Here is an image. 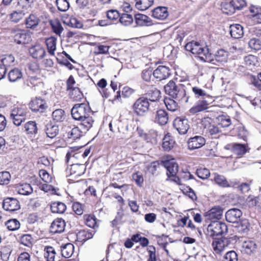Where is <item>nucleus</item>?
<instances>
[{"label": "nucleus", "mask_w": 261, "mask_h": 261, "mask_svg": "<svg viewBox=\"0 0 261 261\" xmlns=\"http://www.w3.org/2000/svg\"><path fill=\"white\" fill-rule=\"evenodd\" d=\"M164 103L167 109L170 111H175L177 109L178 105L177 101L171 98H166Z\"/></svg>", "instance_id": "nucleus-52"}, {"label": "nucleus", "mask_w": 261, "mask_h": 261, "mask_svg": "<svg viewBox=\"0 0 261 261\" xmlns=\"http://www.w3.org/2000/svg\"><path fill=\"white\" fill-rule=\"evenodd\" d=\"M74 246L71 243H67L61 247V252L65 258L70 257L73 254Z\"/></svg>", "instance_id": "nucleus-33"}, {"label": "nucleus", "mask_w": 261, "mask_h": 261, "mask_svg": "<svg viewBox=\"0 0 261 261\" xmlns=\"http://www.w3.org/2000/svg\"><path fill=\"white\" fill-rule=\"evenodd\" d=\"M44 255L47 261H55L56 255L55 249L51 246H46L44 248Z\"/></svg>", "instance_id": "nucleus-36"}, {"label": "nucleus", "mask_w": 261, "mask_h": 261, "mask_svg": "<svg viewBox=\"0 0 261 261\" xmlns=\"http://www.w3.org/2000/svg\"><path fill=\"white\" fill-rule=\"evenodd\" d=\"M237 225L236 226V230L241 233L243 234L246 233L249 230V223L246 219L242 220L239 222H236Z\"/></svg>", "instance_id": "nucleus-32"}, {"label": "nucleus", "mask_w": 261, "mask_h": 261, "mask_svg": "<svg viewBox=\"0 0 261 261\" xmlns=\"http://www.w3.org/2000/svg\"><path fill=\"white\" fill-rule=\"evenodd\" d=\"M29 53L34 59L37 60L42 59L46 55L45 48L39 44L33 45L30 47Z\"/></svg>", "instance_id": "nucleus-16"}, {"label": "nucleus", "mask_w": 261, "mask_h": 261, "mask_svg": "<svg viewBox=\"0 0 261 261\" xmlns=\"http://www.w3.org/2000/svg\"><path fill=\"white\" fill-rule=\"evenodd\" d=\"M166 94L171 96L178 101L185 100L187 102L188 99L185 98L186 91L180 85H176L173 81H170L164 87Z\"/></svg>", "instance_id": "nucleus-3"}, {"label": "nucleus", "mask_w": 261, "mask_h": 261, "mask_svg": "<svg viewBox=\"0 0 261 261\" xmlns=\"http://www.w3.org/2000/svg\"><path fill=\"white\" fill-rule=\"evenodd\" d=\"M50 210L53 213L63 214L66 210V205L61 202H54L50 204Z\"/></svg>", "instance_id": "nucleus-27"}, {"label": "nucleus", "mask_w": 261, "mask_h": 261, "mask_svg": "<svg viewBox=\"0 0 261 261\" xmlns=\"http://www.w3.org/2000/svg\"><path fill=\"white\" fill-rule=\"evenodd\" d=\"M242 251L247 254L253 253L256 249L255 243L252 241H244L242 244Z\"/></svg>", "instance_id": "nucleus-30"}, {"label": "nucleus", "mask_w": 261, "mask_h": 261, "mask_svg": "<svg viewBox=\"0 0 261 261\" xmlns=\"http://www.w3.org/2000/svg\"><path fill=\"white\" fill-rule=\"evenodd\" d=\"M29 106L32 111L35 112L43 113L47 108L45 101L40 98L32 100Z\"/></svg>", "instance_id": "nucleus-9"}, {"label": "nucleus", "mask_w": 261, "mask_h": 261, "mask_svg": "<svg viewBox=\"0 0 261 261\" xmlns=\"http://www.w3.org/2000/svg\"><path fill=\"white\" fill-rule=\"evenodd\" d=\"M228 53L224 49L218 50L215 54V59L217 62L223 64L227 61Z\"/></svg>", "instance_id": "nucleus-29"}, {"label": "nucleus", "mask_w": 261, "mask_h": 261, "mask_svg": "<svg viewBox=\"0 0 261 261\" xmlns=\"http://www.w3.org/2000/svg\"><path fill=\"white\" fill-rule=\"evenodd\" d=\"M51 25L54 32L57 35L60 36L64 30L61 23L58 20H55L51 22Z\"/></svg>", "instance_id": "nucleus-56"}, {"label": "nucleus", "mask_w": 261, "mask_h": 261, "mask_svg": "<svg viewBox=\"0 0 261 261\" xmlns=\"http://www.w3.org/2000/svg\"><path fill=\"white\" fill-rule=\"evenodd\" d=\"M33 238L30 234H24L22 236L19 240L21 244L24 246L30 247L32 245Z\"/></svg>", "instance_id": "nucleus-61"}, {"label": "nucleus", "mask_w": 261, "mask_h": 261, "mask_svg": "<svg viewBox=\"0 0 261 261\" xmlns=\"http://www.w3.org/2000/svg\"><path fill=\"white\" fill-rule=\"evenodd\" d=\"M232 150L237 154L241 155L247 152L246 146L245 145L236 143L232 146Z\"/></svg>", "instance_id": "nucleus-51"}, {"label": "nucleus", "mask_w": 261, "mask_h": 261, "mask_svg": "<svg viewBox=\"0 0 261 261\" xmlns=\"http://www.w3.org/2000/svg\"><path fill=\"white\" fill-rule=\"evenodd\" d=\"M135 19L137 24L140 26H150L153 24L149 17L142 14H136Z\"/></svg>", "instance_id": "nucleus-23"}, {"label": "nucleus", "mask_w": 261, "mask_h": 261, "mask_svg": "<svg viewBox=\"0 0 261 261\" xmlns=\"http://www.w3.org/2000/svg\"><path fill=\"white\" fill-rule=\"evenodd\" d=\"M6 226L9 230L14 231L20 228V222L16 219H11L6 222Z\"/></svg>", "instance_id": "nucleus-49"}, {"label": "nucleus", "mask_w": 261, "mask_h": 261, "mask_svg": "<svg viewBox=\"0 0 261 261\" xmlns=\"http://www.w3.org/2000/svg\"><path fill=\"white\" fill-rule=\"evenodd\" d=\"M11 179V175L7 171L0 172V185H7Z\"/></svg>", "instance_id": "nucleus-57"}, {"label": "nucleus", "mask_w": 261, "mask_h": 261, "mask_svg": "<svg viewBox=\"0 0 261 261\" xmlns=\"http://www.w3.org/2000/svg\"><path fill=\"white\" fill-rule=\"evenodd\" d=\"M196 174L199 178L202 179L207 178L210 175V171L206 168H202L198 169L196 171Z\"/></svg>", "instance_id": "nucleus-62"}, {"label": "nucleus", "mask_w": 261, "mask_h": 261, "mask_svg": "<svg viewBox=\"0 0 261 261\" xmlns=\"http://www.w3.org/2000/svg\"><path fill=\"white\" fill-rule=\"evenodd\" d=\"M85 206L80 202H74L72 204V209L74 213L78 215H81L84 211Z\"/></svg>", "instance_id": "nucleus-63"}, {"label": "nucleus", "mask_w": 261, "mask_h": 261, "mask_svg": "<svg viewBox=\"0 0 261 261\" xmlns=\"http://www.w3.org/2000/svg\"><path fill=\"white\" fill-rule=\"evenodd\" d=\"M186 50L197 55L202 60L204 61L211 60V53L207 46L197 42H190L185 45Z\"/></svg>", "instance_id": "nucleus-2"}, {"label": "nucleus", "mask_w": 261, "mask_h": 261, "mask_svg": "<svg viewBox=\"0 0 261 261\" xmlns=\"http://www.w3.org/2000/svg\"><path fill=\"white\" fill-rule=\"evenodd\" d=\"M89 130H84L81 124H79V126H74L73 128L66 130V134L68 138L75 140L80 138L84 134H86Z\"/></svg>", "instance_id": "nucleus-15"}, {"label": "nucleus", "mask_w": 261, "mask_h": 261, "mask_svg": "<svg viewBox=\"0 0 261 261\" xmlns=\"http://www.w3.org/2000/svg\"><path fill=\"white\" fill-rule=\"evenodd\" d=\"M173 126L179 134H186L189 129V121L185 117H177L173 121Z\"/></svg>", "instance_id": "nucleus-8"}, {"label": "nucleus", "mask_w": 261, "mask_h": 261, "mask_svg": "<svg viewBox=\"0 0 261 261\" xmlns=\"http://www.w3.org/2000/svg\"><path fill=\"white\" fill-rule=\"evenodd\" d=\"M65 227V221L62 219L57 218L52 222L50 231L53 233H61L64 231Z\"/></svg>", "instance_id": "nucleus-18"}, {"label": "nucleus", "mask_w": 261, "mask_h": 261, "mask_svg": "<svg viewBox=\"0 0 261 261\" xmlns=\"http://www.w3.org/2000/svg\"><path fill=\"white\" fill-rule=\"evenodd\" d=\"M204 127L206 129V133L212 136H215L221 132L219 127L215 124L209 123L207 126L205 124Z\"/></svg>", "instance_id": "nucleus-43"}, {"label": "nucleus", "mask_w": 261, "mask_h": 261, "mask_svg": "<svg viewBox=\"0 0 261 261\" xmlns=\"http://www.w3.org/2000/svg\"><path fill=\"white\" fill-rule=\"evenodd\" d=\"M174 141L168 135L165 136L163 139L162 146L165 150L169 151L174 146Z\"/></svg>", "instance_id": "nucleus-38"}, {"label": "nucleus", "mask_w": 261, "mask_h": 261, "mask_svg": "<svg viewBox=\"0 0 261 261\" xmlns=\"http://www.w3.org/2000/svg\"><path fill=\"white\" fill-rule=\"evenodd\" d=\"M205 144V139L201 136H195L190 138L188 141V148L194 150L201 148Z\"/></svg>", "instance_id": "nucleus-12"}, {"label": "nucleus", "mask_w": 261, "mask_h": 261, "mask_svg": "<svg viewBox=\"0 0 261 261\" xmlns=\"http://www.w3.org/2000/svg\"><path fill=\"white\" fill-rule=\"evenodd\" d=\"M230 240L226 238L214 240L212 246L217 253H221L230 244Z\"/></svg>", "instance_id": "nucleus-13"}, {"label": "nucleus", "mask_w": 261, "mask_h": 261, "mask_svg": "<svg viewBox=\"0 0 261 261\" xmlns=\"http://www.w3.org/2000/svg\"><path fill=\"white\" fill-rule=\"evenodd\" d=\"M169 119L167 112L162 109L158 110L155 114L154 122L161 125H164L168 123Z\"/></svg>", "instance_id": "nucleus-20"}, {"label": "nucleus", "mask_w": 261, "mask_h": 261, "mask_svg": "<svg viewBox=\"0 0 261 261\" xmlns=\"http://www.w3.org/2000/svg\"><path fill=\"white\" fill-rule=\"evenodd\" d=\"M227 232V227L225 223L219 221L212 222L207 226L206 235L214 238Z\"/></svg>", "instance_id": "nucleus-4"}, {"label": "nucleus", "mask_w": 261, "mask_h": 261, "mask_svg": "<svg viewBox=\"0 0 261 261\" xmlns=\"http://www.w3.org/2000/svg\"><path fill=\"white\" fill-rule=\"evenodd\" d=\"M238 255L234 251L227 252L224 256V261H238Z\"/></svg>", "instance_id": "nucleus-64"}, {"label": "nucleus", "mask_w": 261, "mask_h": 261, "mask_svg": "<svg viewBox=\"0 0 261 261\" xmlns=\"http://www.w3.org/2000/svg\"><path fill=\"white\" fill-rule=\"evenodd\" d=\"M164 166L167 169L168 176H174L178 172V166L174 159L165 161Z\"/></svg>", "instance_id": "nucleus-19"}, {"label": "nucleus", "mask_w": 261, "mask_h": 261, "mask_svg": "<svg viewBox=\"0 0 261 261\" xmlns=\"http://www.w3.org/2000/svg\"><path fill=\"white\" fill-rule=\"evenodd\" d=\"M39 19L35 14H31L26 19V25L28 28H33L36 27L39 23Z\"/></svg>", "instance_id": "nucleus-46"}, {"label": "nucleus", "mask_w": 261, "mask_h": 261, "mask_svg": "<svg viewBox=\"0 0 261 261\" xmlns=\"http://www.w3.org/2000/svg\"><path fill=\"white\" fill-rule=\"evenodd\" d=\"M17 190L19 194L24 195L30 194L33 192V188L31 186L27 183L18 186Z\"/></svg>", "instance_id": "nucleus-37"}, {"label": "nucleus", "mask_w": 261, "mask_h": 261, "mask_svg": "<svg viewBox=\"0 0 261 261\" xmlns=\"http://www.w3.org/2000/svg\"><path fill=\"white\" fill-rule=\"evenodd\" d=\"M25 130L28 134H35L37 132V124L35 121H29L25 124Z\"/></svg>", "instance_id": "nucleus-53"}, {"label": "nucleus", "mask_w": 261, "mask_h": 261, "mask_svg": "<svg viewBox=\"0 0 261 261\" xmlns=\"http://www.w3.org/2000/svg\"><path fill=\"white\" fill-rule=\"evenodd\" d=\"M147 95L149 99L151 101H155L158 100L160 97V91L156 88L152 87L148 91Z\"/></svg>", "instance_id": "nucleus-42"}, {"label": "nucleus", "mask_w": 261, "mask_h": 261, "mask_svg": "<svg viewBox=\"0 0 261 261\" xmlns=\"http://www.w3.org/2000/svg\"><path fill=\"white\" fill-rule=\"evenodd\" d=\"M71 114L74 120L81 121L80 123L85 131L89 130L92 127L94 120L90 116L91 111L88 105L85 103L74 105L71 109Z\"/></svg>", "instance_id": "nucleus-1"}, {"label": "nucleus", "mask_w": 261, "mask_h": 261, "mask_svg": "<svg viewBox=\"0 0 261 261\" xmlns=\"http://www.w3.org/2000/svg\"><path fill=\"white\" fill-rule=\"evenodd\" d=\"M214 180L216 183L222 187H229L231 185L228 183L226 178L223 176L219 174H215Z\"/></svg>", "instance_id": "nucleus-45"}, {"label": "nucleus", "mask_w": 261, "mask_h": 261, "mask_svg": "<svg viewBox=\"0 0 261 261\" xmlns=\"http://www.w3.org/2000/svg\"><path fill=\"white\" fill-rule=\"evenodd\" d=\"M256 62V59L253 55H248L244 57V64L245 67L250 69H252V67L255 65Z\"/></svg>", "instance_id": "nucleus-44"}, {"label": "nucleus", "mask_w": 261, "mask_h": 261, "mask_svg": "<svg viewBox=\"0 0 261 261\" xmlns=\"http://www.w3.org/2000/svg\"><path fill=\"white\" fill-rule=\"evenodd\" d=\"M148 99L144 97L138 98L133 105L134 113L138 116H144L149 110Z\"/></svg>", "instance_id": "nucleus-5"}, {"label": "nucleus", "mask_w": 261, "mask_h": 261, "mask_svg": "<svg viewBox=\"0 0 261 261\" xmlns=\"http://www.w3.org/2000/svg\"><path fill=\"white\" fill-rule=\"evenodd\" d=\"M14 39L17 44H26L30 41L31 37L29 34L24 31H21L15 34Z\"/></svg>", "instance_id": "nucleus-25"}, {"label": "nucleus", "mask_w": 261, "mask_h": 261, "mask_svg": "<svg viewBox=\"0 0 261 261\" xmlns=\"http://www.w3.org/2000/svg\"><path fill=\"white\" fill-rule=\"evenodd\" d=\"M56 2L59 11L65 12L68 10L69 4L67 0H56Z\"/></svg>", "instance_id": "nucleus-54"}, {"label": "nucleus", "mask_w": 261, "mask_h": 261, "mask_svg": "<svg viewBox=\"0 0 261 261\" xmlns=\"http://www.w3.org/2000/svg\"><path fill=\"white\" fill-rule=\"evenodd\" d=\"M45 131L48 137L54 138L58 134L59 128L56 125H53L51 123H48L46 125Z\"/></svg>", "instance_id": "nucleus-26"}, {"label": "nucleus", "mask_w": 261, "mask_h": 261, "mask_svg": "<svg viewBox=\"0 0 261 261\" xmlns=\"http://www.w3.org/2000/svg\"><path fill=\"white\" fill-rule=\"evenodd\" d=\"M242 215L241 210L238 208L229 210L225 214V218L227 222L230 223L238 222V220Z\"/></svg>", "instance_id": "nucleus-17"}, {"label": "nucleus", "mask_w": 261, "mask_h": 261, "mask_svg": "<svg viewBox=\"0 0 261 261\" xmlns=\"http://www.w3.org/2000/svg\"><path fill=\"white\" fill-rule=\"evenodd\" d=\"M221 10L223 13L227 15H231L235 12L231 0L224 1L221 3Z\"/></svg>", "instance_id": "nucleus-31"}, {"label": "nucleus", "mask_w": 261, "mask_h": 261, "mask_svg": "<svg viewBox=\"0 0 261 261\" xmlns=\"http://www.w3.org/2000/svg\"><path fill=\"white\" fill-rule=\"evenodd\" d=\"M80 155V153H75L73 149H70V150H69L66 154V162L69 163L70 160H71V163H73L75 159H77L81 156Z\"/></svg>", "instance_id": "nucleus-60"}, {"label": "nucleus", "mask_w": 261, "mask_h": 261, "mask_svg": "<svg viewBox=\"0 0 261 261\" xmlns=\"http://www.w3.org/2000/svg\"><path fill=\"white\" fill-rule=\"evenodd\" d=\"M170 75V69L166 66H159L153 72V76L159 81L166 79Z\"/></svg>", "instance_id": "nucleus-14"}, {"label": "nucleus", "mask_w": 261, "mask_h": 261, "mask_svg": "<svg viewBox=\"0 0 261 261\" xmlns=\"http://www.w3.org/2000/svg\"><path fill=\"white\" fill-rule=\"evenodd\" d=\"M57 38L54 37H50L46 39L45 43L48 53L51 56L55 55L56 50Z\"/></svg>", "instance_id": "nucleus-28"}, {"label": "nucleus", "mask_w": 261, "mask_h": 261, "mask_svg": "<svg viewBox=\"0 0 261 261\" xmlns=\"http://www.w3.org/2000/svg\"><path fill=\"white\" fill-rule=\"evenodd\" d=\"M86 169L84 164L73 163L69 169V176L72 178H76L82 175L85 172Z\"/></svg>", "instance_id": "nucleus-11"}, {"label": "nucleus", "mask_w": 261, "mask_h": 261, "mask_svg": "<svg viewBox=\"0 0 261 261\" xmlns=\"http://www.w3.org/2000/svg\"><path fill=\"white\" fill-rule=\"evenodd\" d=\"M3 207L7 211L13 212L18 210L20 207V205L19 202L17 199L8 197L4 200Z\"/></svg>", "instance_id": "nucleus-10"}, {"label": "nucleus", "mask_w": 261, "mask_h": 261, "mask_svg": "<svg viewBox=\"0 0 261 261\" xmlns=\"http://www.w3.org/2000/svg\"><path fill=\"white\" fill-rule=\"evenodd\" d=\"M192 90L196 98H203V99L211 98L210 95L208 94L205 90L198 87H193Z\"/></svg>", "instance_id": "nucleus-34"}, {"label": "nucleus", "mask_w": 261, "mask_h": 261, "mask_svg": "<svg viewBox=\"0 0 261 261\" xmlns=\"http://www.w3.org/2000/svg\"><path fill=\"white\" fill-rule=\"evenodd\" d=\"M248 45L250 48L255 50L261 49V41L256 38H252L248 42Z\"/></svg>", "instance_id": "nucleus-58"}, {"label": "nucleus", "mask_w": 261, "mask_h": 261, "mask_svg": "<svg viewBox=\"0 0 261 261\" xmlns=\"http://www.w3.org/2000/svg\"><path fill=\"white\" fill-rule=\"evenodd\" d=\"M218 124L221 125L222 127H227L230 125L231 124V120L230 118L228 116H221L219 117L218 118Z\"/></svg>", "instance_id": "nucleus-59"}, {"label": "nucleus", "mask_w": 261, "mask_h": 261, "mask_svg": "<svg viewBox=\"0 0 261 261\" xmlns=\"http://www.w3.org/2000/svg\"><path fill=\"white\" fill-rule=\"evenodd\" d=\"M52 117L55 122H62L65 119V112L60 109H57L53 112Z\"/></svg>", "instance_id": "nucleus-39"}, {"label": "nucleus", "mask_w": 261, "mask_h": 261, "mask_svg": "<svg viewBox=\"0 0 261 261\" xmlns=\"http://www.w3.org/2000/svg\"><path fill=\"white\" fill-rule=\"evenodd\" d=\"M25 114V109L24 107H16L11 110L10 118L15 125L19 126L24 121Z\"/></svg>", "instance_id": "nucleus-6"}, {"label": "nucleus", "mask_w": 261, "mask_h": 261, "mask_svg": "<svg viewBox=\"0 0 261 261\" xmlns=\"http://www.w3.org/2000/svg\"><path fill=\"white\" fill-rule=\"evenodd\" d=\"M96 218L93 215L85 216L86 224L89 227L95 228L97 227Z\"/></svg>", "instance_id": "nucleus-55"}, {"label": "nucleus", "mask_w": 261, "mask_h": 261, "mask_svg": "<svg viewBox=\"0 0 261 261\" xmlns=\"http://www.w3.org/2000/svg\"><path fill=\"white\" fill-rule=\"evenodd\" d=\"M209 103V101L206 99L199 100L194 106L190 109L189 111L192 114L203 111L208 108Z\"/></svg>", "instance_id": "nucleus-21"}, {"label": "nucleus", "mask_w": 261, "mask_h": 261, "mask_svg": "<svg viewBox=\"0 0 261 261\" xmlns=\"http://www.w3.org/2000/svg\"><path fill=\"white\" fill-rule=\"evenodd\" d=\"M152 16L158 19L164 20L168 16L167 8L165 7H159L153 9L152 11Z\"/></svg>", "instance_id": "nucleus-24"}, {"label": "nucleus", "mask_w": 261, "mask_h": 261, "mask_svg": "<svg viewBox=\"0 0 261 261\" xmlns=\"http://www.w3.org/2000/svg\"><path fill=\"white\" fill-rule=\"evenodd\" d=\"M69 92L71 99L74 101H80L83 98V94L79 87L69 91Z\"/></svg>", "instance_id": "nucleus-41"}, {"label": "nucleus", "mask_w": 261, "mask_h": 261, "mask_svg": "<svg viewBox=\"0 0 261 261\" xmlns=\"http://www.w3.org/2000/svg\"><path fill=\"white\" fill-rule=\"evenodd\" d=\"M136 7L141 10H145L153 4V0H136Z\"/></svg>", "instance_id": "nucleus-40"}, {"label": "nucleus", "mask_w": 261, "mask_h": 261, "mask_svg": "<svg viewBox=\"0 0 261 261\" xmlns=\"http://www.w3.org/2000/svg\"><path fill=\"white\" fill-rule=\"evenodd\" d=\"M119 22L124 26H128L133 22V18L132 15L123 13L119 17Z\"/></svg>", "instance_id": "nucleus-48"}, {"label": "nucleus", "mask_w": 261, "mask_h": 261, "mask_svg": "<svg viewBox=\"0 0 261 261\" xmlns=\"http://www.w3.org/2000/svg\"><path fill=\"white\" fill-rule=\"evenodd\" d=\"M119 131L120 133H122L121 136L122 139H127L132 136V132L130 129V127L127 124H124L123 126L119 129Z\"/></svg>", "instance_id": "nucleus-50"}, {"label": "nucleus", "mask_w": 261, "mask_h": 261, "mask_svg": "<svg viewBox=\"0 0 261 261\" xmlns=\"http://www.w3.org/2000/svg\"><path fill=\"white\" fill-rule=\"evenodd\" d=\"M24 10H16L10 14V19L14 22H18L24 16Z\"/></svg>", "instance_id": "nucleus-47"}, {"label": "nucleus", "mask_w": 261, "mask_h": 261, "mask_svg": "<svg viewBox=\"0 0 261 261\" xmlns=\"http://www.w3.org/2000/svg\"><path fill=\"white\" fill-rule=\"evenodd\" d=\"M22 76L21 71L18 68L10 70L8 74V78L11 82H15L21 79Z\"/></svg>", "instance_id": "nucleus-35"}, {"label": "nucleus", "mask_w": 261, "mask_h": 261, "mask_svg": "<svg viewBox=\"0 0 261 261\" xmlns=\"http://www.w3.org/2000/svg\"><path fill=\"white\" fill-rule=\"evenodd\" d=\"M223 209L220 206H215L204 213V216L205 221H211L212 222L218 221L223 215Z\"/></svg>", "instance_id": "nucleus-7"}, {"label": "nucleus", "mask_w": 261, "mask_h": 261, "mask_svg": "<svg viewBox=\"0 0 261 261\" xmlns=\"http://www.w3.org/2000/svg\"><path fill=\"white\" fill-rule=\"evenodd\" d=\"M231 36L234 39H239L243 37L244 31L243 27L239 24H233L229 27Z\"/></svg>", "instance_id": "nucleus-22"}]
</instances>
